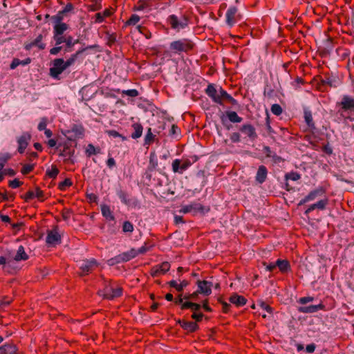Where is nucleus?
Masks as SVG:
<instances>
[{"label": "nucleus", "mask_w": 354, "mask_h": 354, "mask_svg": "<svg viewBox=\"0 0 354 354\" xmlns=\"http://www.w3.org/2000/svg\"><path fill=\"white\" fill-rule=\"evenodd\" d=\"M203 317V313H194L192 315V318L193 319H195L196 322H201L202 320Z\"/></svg>", "instance_id": "obj_63"}, {"label": "nucleus", "mask_w": 354, "mask_h": 354, "mask_svg": "<svg viewBox=\"0 0 354 354\" xmlns=\"http://www.w3.org/2000/svg\"><path fill=\"white\" fill-rule=\"evenodd\" d=\"M205 93L214 103L219 105L223 106L224 101L228 102L233 106L238 104L237 100L223 89L222 87L217 88L213 84H208L205 89Z\"/></svg>", "instance_id": "obj_1"}, {"label": "nucleus", "mask_w": 354, "mask_h": 354, "mask_svg": "<svg viewBox=\"0 0 354 354\" xmlns=\"http://www.w3.org/2000/svg\"><path fill=\"white\" fill-rule=\"evenodd\" d=\"M315 208L318 209L323 210L326 208V205L328 204V198H325L324 199L319 200L317 203H314Z\"/></svg>", "instance_id": "obj_40"}, {"label": "nucleus", "mask_w": 354, "mask_h": 354, "mask_svg": "<svg viewBox=\"0 0 354 354\" xmlns=\"http://www.w3.org/2000/svg\"><path fill=\"white\" fill-rule=\"evenodd\" d=\"M47 126V120L45 118H41L40 122L38 124V130L39 131H43L46 129Z\"/></svg>", "instance_id": "obj_58"}, {"label": "nucleus", "mask_w": 354, "mask_h": 354, "mask_svg": "<svg viewBox=\"0 0 354 354\" xmlns=\"http://www.w3.org/2000/svg\"><path fill=\"white\" fill-rule=\"evenodd\" d=\"M43 35L41 34L39 35L35 39L31 41L29 44H26L25 45V49L27 50H30L34 46L38 47L39 49L43 50L46 47V44L42 42Z\"/></svg>", "instance_id": "obj_16"}, {"label": "nucleus", "mask_w": 354, "mask_h": 354, "mask_svg": "<svg viewBox=\"0 0 354 354\" xmlns=\"http://www.w3.org/2000/svg\"><path fill=\"white\" fill-rule=\"evenodd\" d=\"M117 195L122 203L127 205L130 204L131 201L129 198V194L125 191L119 189L117 191Z\"/></svg>", "instance_id": "obj_34"}, {"label": "nucleus", "mask_w": 354, "mask_h": 354, "mask_svg": "<svg viewBox=\"0 0 354 354\" xmlns=\"http://www.w3.org/2000/svg\"><path fill=\"white\" fill-rule=\"evenodd\" d=\"M304 120L311 131H313L316 129L315 123L313 120V115L310 111L306 110L304 111Z\"/></svg>", "instance_id": "obj_28"}, {"label": "nucleus", "mask_w": 354, "mask_h": 354, "mask_svg": "<svg viewBox=\"0 0 354 354\" xmlns=\"http://www.w3.org/2000/svg\"><path fill=\"white\" fill-rule=\"evenodd\" d=\"M324 305L319 304L318 305H310L308 306H300L298 308V311L302 313H313L319 310L324 308Z\"/></svg>", "instance_id": "obj_17"}, {"label": "nucleus", "mask_w": 354, "mask_h": 354, "mask_svg": "<svg viewBox=\"0 0 354 354\" xmlns=\"http://www.w3.org/2000/svg\"><path fill=\"white\" fill-rule=\"evenodd\" d=\"M240 131L252 140H255L257 138V134L256 133L254 127L250 124H243L241 127Z\"/></svg>", "instance_id": "obj_15"}, {"label": "nucleus", "mask_w": 354, "mask_h": 354, "mask_svg": "<svg viewBox=\"0 0 354 354\" xmlns=\"http://www.w3.org/2000/svg\"><path fill=\"white\" fill-rule=\"evenodd\" d=\"M275 266L279 268L281 272H286L290 270V265L288 260L277 259Z\"/></svg>", "instance_id": "obj_26"}, {"label": "nucleus", "mask_w": 354, "mask_h": 354, "mask_svg": "<svg viewBox=\"0 0 354 354\" xmlns=\"http://www.w3.org/2000/svg\"><path fill=\"white\" fill-rule=\"evenodd\" d=\"M112 15L110 9H105L102 12H97L94 16V23L100 24L104 21L106 17H109Z\"/></svg>", "instance_id": "obj_22"}, {"label": "nucleus", "mask_w": 354, "mask_h": 354, "mask_svg": "<svg viewBox=\"0 0 354 354\" xmlns=\"http://www.w3.org/2000/svg\"><path fill=\"white\" fill-rule=\"evenodd\" d=\"M159 266L162 274H165L170 269V264L167 261H164L161 264H159Z\"/></svg>", "instance_id": "obj_55"}, {"label": "nucleus", "mask_w": 354, "mask_h": 354, "mask_svg": "<svg viewBox=\"0 0 354 354\" xmlns=\"http://www.w3.org/2000/svg\"><path fill=\"white\" fill-rule=\"evenodd\" d=\"M31 139V135L28 132L23 133L19 137L17 138L18 151L19 153H23L25 151L29 142Z\"/></svg>", "instance_id": "obj_12"}, {"label": "nucleus", "mask_w": 354, "mask_h": 354, "mask_svg": "<svg viewBox=\"0 0 354 354\" xmlns=\"http://www.w3.org/2000/svg\"><path fill=\"white\" fill-rule=\"evenodd\" d=\"M59 172V171L57 167L55 165H53L50 169H48L46 171V174L50 178L55 179L57 176Z\"/></svg>", "instance_id": "obj_39"}, {"label": "nucleus", "mask_w": 354, "mask_h": 354, "mask_svg": "<svg viewBox=\"0 0 354 354\" xmlns=\"http://www.w3.org/2000/svg\"><path fill=\"white\" fill-rule=\"evenodd\" d=\"M148 0H139L136 7L137 10H143L149 6Z\"/></svg>", "instance_id": "obj_51"}, {"label": "nucleus", "mask_w": 354, "mask_h": 354, "mask_svg": "<svg viewBox=\"0 0 354 354\" xmlns=\"http://www.w3.org/2000/svg\"><path fill=\"white\" fill-rule=\"evenodd\" d=\"M101 211L103 216L109 221H114L115 217L108 205H104L101 207Z\"/></svg>", "instance_id": "obj_32"}, {"label": "nucleus", "mask_w": 354, "mask_h": 354, "mask_svg": "<svg viewBox=\"0 0 354 354\" xmlns=\"http://www.w3.org/2000/svg\"><path fill=\"white\" fill-rule=\"evenodd\" d=\"M230 140L233 142H239L240 141V134L237 132L232 133L230 135Z\"/></svg>", "instance_id": "obj_59"}, {"label": "nucleus", "mask_w": 354, "mask_h": 354, "mask_svg": "<svg viewBox=\"0 0 354 354\" xmlns=\"http://www.w3.org/2000/svg\"><path fill=\"white\" fill-rule=\"evenodd\" d=\"M121 93L124 95H128L132 97H137L139 95V92L136 89L123 90Z\"/></svg>", "instance_id": "obj_46"}, {"label": "nucleus", "mask_w": 354, "mask_h": 354, "mask_svg": "<svg viewBox=\"0 0 354 354\" xmlns=\"http://www.w3.org/2000/svg\"><path fill=\"white\" fill-rule=\"evenodd\" d=\"M167 22L171 29L179 32L188 26L189 19L185 15H180V16L171 15L167 17Z\"/></svg>", "instance_id": "obj_4"}, {"label": "nucleus", "mask_w": 354, "mask_h": 354, "mask_svg": "<svg viewBox=\"0 0 354 354\" xmlns=\"http://www.w3.org/2000/svg\"><path fill=\"white\" fill-rule=\"evenodd\" d=\"M66 36H64L63 35H53V39L55 41L56 46H59L62 43H65Z\"/></svg>", "instance_id": "obj_45"}, {"label": "nucleus", "mask_w": 354, "mask_h": 354, "mask_svg": "<svg viewBox=\"0 0 354 354\" xmlns=\"http://www.w3.org/2000/svg\"><path fill=\"white\" fill-rule=\"evenodd\" d=\"M263 153L266 154V157H271L272 154L274 153L272 151L271 149L268 146H265L263 149Z\"/></svg>", "instance_id": "obj_61"}, {"label": "nucleus", "mask_w": 354, "mask_h": 354, "mask_svg": "<svg viewBox=\"0 0 354 354\" xmlns=\"http://www.w3.org/2000/svg\"><path fill=\"white\" fill-rule=\"evenodd\" d=\"M98 266L97 262L94 259H85L80 262V276L87 275L93 272Z\"/></svg>", "instance_id": "obj_6"}, {"label": "nucleus", "mask_w": 354, "mask_h": 354, "mask_svg": "<svg viewBox=\"0 0 354 354\" xmlns=\"http://www.w3.org/2000/svg\"><path fill=\"white\" fill-rule=\"evenodd\" d=\"M62 46H56L55 47H53L50 50V53L53 55H57L62 50Z\"/></svg>", "instance_id": "obj_64"}, {"label": "nucleus", "mask_w": 354, "mask_h": 354, "mask_svg": "<svg viewBox=\"0 0 354 354\" xmlns=\"http://www.w3.org/2000/svg\"><path fill=\"white\" fill-rule=\"evenodd\" d=\"M180 131L178 127L176 124H172L169 130V135L171 136H177L180 135Z\"/></svg>", "instance_id": "obj_53"}, {"label": "nucleus", "mask_w": 354, "mask_h": 354, "mask_svg": "<svg viewBox=\"0 0 354 354\" xmlns=\"http://www.w3.org/2000/svg\"><path fill=\"white\" fill-rule=\"evenodd\" d=\"M72 184V181L70 178H66L59 183L58 188L62 191H64L67 187H71Z\"/></svg>", "instance_id": "obj_41"}, {"label": "nucleus", "mask_w": 354, "mask_h": 354, "mask_svg": "<svg viewBox=\"0 0 354 354\" xmlns=\"http://www.w3.org/2000/svg\"><path fill=\"white\" fill-rule=\"evenodd\" d=\"M101 149L100 147H95L93 145L88 144L86 149L85 153L87 157H91L93 155L100 153Z\"/></svg>", "instance_id": "obj_33"}, {"label": "nucleus", "mask_w": 354, "mask_h": 354, "mask_svg": "<svg viewBox=\"0 0 354 354\" xmlns=\"http://www.w3.org/2000/svg\"><path fill=\"white\" fill-rule=\"evenodd\" d=\"M182 160L183 169H186V170L195 162L198 160V158L196 156H193L190 158H183L180 159Z\"/></svg>", "instance_id": "obj_37"}, {"label": "nucleus", "mask_w": 354, "mask_h": 354, "mask_svg": "<svg viewBox=\"0 0 354 354\" xmlns=\"http://www.w3.org/2000/svg\"><path fill=\"white\" fill-rule=\"evenodd\" d=\"M155 136L153 134L151 129L149 128L147 129V134L145 137V145H150L154 141Z\"/></svg>", "instance_id": "obj_38"}, {"label": "nucleus", "mask_w": 354, "mask_h": 354, "mask_svg": "<svg viewBox=\"0 0 354 354\" xmlns=\"http://www.w3.org/2000/svg\"><path fill=\"white\" fill-rule=\"evenodd\" d=\"M300 178H301L300 174H299L297 172H291V173L287 174L286 175V179H290V180H294V181L299 180Z\"/></svg>", "instance_id": "obj_54"}, {"label": "nucleus", "mask_w": 354, "mask_h": 354, "mask_svg": "<svg viewBox=\"0 0 354 354\" xmlns=\"http://www.w3.org/2000/svg\"><path fill=\"white\" fill-rule=\"evenodd\" d=\"M271 112L274 115H275L277 116H279V115H280L282 113L283 109H282L281 106L279 104H274L271 106Z\"/></svg>", "instance_id": "obj_43"}, {"label": "nucleus", "mask_w": 354, "mask_h": 354, "mask_svg": "<svg viewBox=\"0 0 354 354\" xmlns=\"http://www.w3.org/2000/svg\"><path fill=\"white\" fill-rule=\"evenodd\" d=\"M339 107L337 113L344 120H354V98L349 95H344L340 102L337 104Z\"/></svg>", "instance_id": "obj_2"}, {"label": "nucleus", "mask_w": 354, "mask_h": 354, "mask_svg": "<svg viewBox=\"0 0 354 354\" xmlns=\"http://www.w3.org/2000/svg\"><path fill=\"white\" fill-rule=\"evenodd\" d=\"M168 284L170 287L175 288L178 292H180L183 291L182 286H180V283H178V282L175 280H171L168 282Z\"/></svg>", "instance_id": "obj_56"}, {"label": "nucleus", "mask_w": 354, "mask_h": 354, "mask_svg": "<svg viewBox=\"0 0 354 354\" xmlns=\"http://www.w3.org/2000/svg\"><path fill=\"white\" fill-rule=\"evenodd\" d=\"M21 198L26 202H29L35 198H37L41 202L46 199L44 192L39 187H35V190H28Z\"/></svg>", "instance_id": "obj_9"}, {"label": "nucleus", "mask_w": 354, "mask_h": 354, "mask_svg": "<svg viewBox=\"0 0 354 354\" xmlns=\"http://www.w3.org/2000/svg\"><path fill=\"white\" fill-rule=\"evenodd\" d=\"M226 115L229 120L233 123H239L243 120V118L239 116L235 111H227Z\"/></svg>", "instance_id": "obj_35"}, {"label": "nucleus", "mask_w": 354, "mask_h": 354, "mask_svg": "<svg viewBox=\"0 0 354 354\" xmlns=\"http://www.w3.org/2000/svg\"><path fill=\"white\" fill-rule=\"evenodd\" d=\"M260 306H261V308H263V310H266L268 313H272V308L268 304H267L266 303H265L263 301H261V304H260Z\"/></svg>", "instance_id": "obj_62"}, {"label": "nucleus", "mask_w": 354, "mask_h": 354, "mask_svg": "<svg viewBox=\"0 0 354 354\" xmlns=\"http://www.w3.org/2000/svg\"><path fill=\"white\" fill-rule=\"evenodd\" d=\"M230 301L239 307L244 306L247 302V299L241 295L234 294L230 297Z\"/></svg>", "instance_id": "obj_23"}, {"label": "nucleus", "mask_w": 354, "mask_h": 354, "mask_svg": "<svg viewBox=\"0 0 354 354\" xmlns=\"http://www.w3.org/2000/svg\"><path fill=\"white\" fill-rule=\"evenodd\" d=\"M107 133L109 136H112L113 138H120L123 141L127 140V138L125 136H123L115 130H109L107 131Z\"/></svg>", "instance_id": "obj_52"}, {"label": "nucleus", "mask_w": 354, "mask_h": 354, "mask_svg": "<svg viewBox=\"0 0 354 354\" xmlns=\"http://www.w3.org/2000/svg\"><path fill=\"white\" fill-rule=\"evenodd\" d=\"M201 308V304L192 302L190 301H185L183 306H180L182 310L190 309L194 313H197Z\"/></svg>", "instance_id": "obj_25"}, {"label": "nucleus", "mask_w": 354, "mask_h": 354, "mask_svg": "<svg viewBox=\"0 0 354 354\" xmlns=\"http://www.w3.org/2000/svg\"><path fill=\"white\" fill-rule=\"evenodd\" d=\"M150 274L153 277H157L162 274V270L160 269V266L156 265L151 268Z\"/></svg>", "instance_id": "obj_49"}, {"label": "nucleus", "mask_w": 354, "mask_h": 354, "mask_svg": "<svg viewBox=\"0 0 354 354\" xmlns=\"http://www.w3.org/2000/svg\"><path fill=\"white\" fill-rule=\"evenodd\" d=\"M72 132L75 133V136L77 138H81L84 136V128L81 126L75 125L72 128Z\"/></svg>", "instance_id": "obj_42"}, {"label": "nucleus", "mask_w": 354, "mask_h": 354, "mask_svg": "<svg viewBox=\"0 0 354 354\" xmlns=\"http://www.w3.org/2000/svg\"><path fill=\"white\" fill-rule=\"evenodd\" d=\"M180 326L189 333L195 332L198 329V324L194 322H188L185 320H179Z\"/></svg>", "instance_id": "obj_18"}, {"label": "nucleus", "mask_w": 354, "mask_h": 354, "mask_svg": "<svg viewBox=\"0 0 354 354\" xmlns=\"http://www.w3.org/2000/svg\"><path fill=\"white\" fill-rule=\"evenodd\" d=\"M226 24L228 26L232 27L241 19V15L238 12V9L235 6L230 7L225 14Z\"/></svg>", "instance_id": "obj_10"}, {"label": "nucleus", "mask_w": 354, "mask_h": 354, "mask_svg": "<svg viewBox=\"0 0 354 354\" xmlns=\"http://www.w3.org/2000/svg\"><path fill=\"white\" fill-rule=\"evenodd\" d=\"M68 28V26L66 23H56L53 27V34L63 35Z\"/></svg>", "instance_id": "obj_29"}, {"label": "nucleus", "mask_w": 354, "mask_h": 354, "mask_svg": "<svg viewBox=\"0 0 354 354\" xmlns=\"http://www.w3.org/2000/svg\"><path fill=\"white\" fill-rule=\"evenodd\" d=\"M66 69L64 59L62 58L55 59L53 61V67L50 68V75L55 79H59V75Z\"/></svg>", "instance_id": "obj_11"}, {"label": "nucleus", "mask_w": 354, "mask_h": 354, "mask_svg": "<svg viewBox=\"0 0 354 354\" xmlns=\"http://www.w3.org/2000/svg\"><path fill=\"white\" fill-rule=\"evenodd\" d=\"M326 190L324 187L319 186L310 191L307 196L299 201L298 205H302L309 201H314L317 198L324 196L326 194Z\"/></svg>", "instance_id": "obj_8"}, {"label": "nucleus", "mask_w": 354, "mask_h": 354, "mask_svg": "<svg viewBox=\"0 0 354 354\" xmlns=\"http://www.w3.org/2000/svg\"><path fill=\"white\" fill-rule=\"evenodd\" d=\"M203 207L200 203H192L183 206L180 210V212L184 214L189 212L196 213L198 212L203 211Z\"/></svg>", "instance_id": "obj_19"}, {"label": "nucleus", "mask_w": 354, "mask_h": 354, "mask_svg": "<svg viewBox=\"0 0 354 354\" xmlns=\"http://www.w3.org/2000/svg\"><path fill=\"white\" fill-rule=\"evenodd\" d=\"M198 286V291L200 294L205 296L209 295L212 293V283L206 280H198L196 282Z\"/></svg>", "instance_id": "obj_14"}, {"label": "nucleus", "mask_w": 354, "mask_h": 354, "mask_svg": "<svg viewBox=\"0 0 354 354\" xmlns=\"http://www.w3.org/2000/svg\"><path fill=\"white\" fill-rule=\"evenodd\" d=\"M133 132L131 133V138L133 139H137L141 137L142 134L143 127L140 123H133L132 124Z\"/></svg>", "instance_id": "obj_27"}, {"label": "nucleus", "mask_w": 354, "mask_h": 354, "mask_svg": "<svg viewBox=\"0 0 354 354\" xmlns=\"http://www.w3.org/2000/svg\"><path fill=\"white\" fill-rule=\"evenodd\" d=\"M99 294L104 299L112 300L122 295V288L121 287L113 288L111 285H106L103 290L99 292Z\"/></svg>", "instance_id": "obj_5"}, {"label": "nucleus", "mask_w": 354, "mask_h": 354, "mask_svg": "<svg viewBox=\"0 0 354 354\" xmlns=\"http://www.w3.org/2000/svg\"><path fill=\"white\" fill-rule=\"evenodd\" d=\"M94 48V46H90L86 47V48H82L81 50H79L75 54H73L66 61L64 60V64L66 68L71 66L75 62L79 55L82 53L84 51H85L88 48Z\"/></svg>", "instance_id": "obj_20"}, {"label": "nucleus", "mask_w": 354, "mask_h": 354, "mask_svg": "<svg viewBox=\"0 0 354 354\" xmlns=\"http://www.w3.org/2000/svg\"><path fill=\"white\" fill-rule=\"evenodd\" d=\"M0 354H18L17 348L13 344H5L0 347Z\"/></svg>", "instance_id": "obj_24"}, {"label": "nucleus", "mask_w": 354, "mask_h": 354, "mask_svg": "<svg viewBox=\"0 0 354 354\" xmlns=\"http://www.w3.org/2000/svg\"><path fill=\"white\" fill-rule=\"evenodd\" d=\"M267 168L264 165L259 166L256 175V180L259 183H263L267 178Z\"/></svg>", "instance_id": "obj_21"}, {"label": "nucleus", "mask_w": 354, "mask_h": 354, "mask_svg": "<svg viewBox=\"0 0 354 354\" xmlns=\"http://www.w3.org/2000/svg\"><path fill=\"white\" fill-rule=\"evenodd\" d=\"M22 184L23 183L17 178L9 181V186L13 189L20 187Z\"/></svg>", "instance_id": "obj_57"}, {"label": "nucleus", "mask_w": 354, "mask_h": 354, "mask_svg": "<svg viewBox=\"0 0 354 354\" xmlns=\"http://www.w3.org/2000/svg\"><path fill=\"white\" fill-rule=\"evenodd\" d=\"M136 257H137L136 249L132 248L127 252H123L116 256L115 258L109 259V262L111 265H113L114 263H119L121 262H127L135 258Z\"/></svg>", "instance_id": "obj_7"}, {"label": "nucleus", "mask_w": 354, "mask_h": 354, "mask_svg": "<svg viewBox=\"0 0 354 354\" xmlns=\"http://www.w3.org/2000/svg\"><path fill=\"white\" fill-rule=\"evenodd\" d=\"M34 169V165L26 164L24 165L21 170L24 175H27L30 173Z\"/></svg>", "instance_id": "obj_50"}, {"label": "nucleus", "mask_w": 354, "mask_h": 354, "mask_svg": "<svg viewBox=\"0 0 354 354\" xmlns=\"http://www.w3.org/2000/svg\"><path fill=\"white\" fill-rule=\"evenodd\" d=\"M122 231L124 232H132L133 231V225L129 221H124L122 225Z\"/></svg>", "instance_id": "obj_48"}, {"label": "nucleus", "mask_w": 354, "mask_h": 354, "mask_svg": "<svg viewBox=\"0 0 354 354\" xmlns=\"http://www.w3.org/2000/svg\"><path fill=\"white\" fill-rule=\"evenodd\" d=\"M74 151H71L68 147H65L59 153L60 156L69 159L73 155Z\"/></svg>", "instance_id": "obj_44"}, {"label": "nucleus", "mask_w": 354, "mask_h": 354, "mask_svg": "<svg viewBox=\"0 0 354 354\" xmlns=\"http://www.w3.org/2000/svg\"><path fill=\"white\" fill-rule=\"evenodd\" d=\"M194 44L189 39H181L170 43L169 48L174 53H187L193 49Z\"/></svg>", "instance_id": "obj_3"}, {"label": "nucleus", "mask_w": 354, "mask_h": 354, "mask_svg": "<svg viewBox=\"0 0 354 354\" xmlns=\"http://www.w3.org/2000/svg\"><path fill=\"white\" fill-rule=\"evenodd\" d=\"M78 42V40L73 41V38L71 35H68L66 37L65 39V44H66V52H70L71 50V48Z\"/></svg>", "instance_id": "obj_36"}, {"label": "nucleus", "mask_w": 354, "mask_h": 354, "mask_svg": "<svg viewBox=\"0 0 354 354\" xmlns=\"http://www.w3.org/2000/svg\"><path fill=\"white\" fill-rule=\"evenodd\" d=\"M313 297H301L299 300V303L301 304H306L308 302H310V301H313Z\"/></svg>", "instance_id": "obj_60"}, {"label": "nucleus", "mask_w": 354, "mask_h": 354, "mask_svg": "<svg viewBox=\"0 0 354 354\" xmlns=\"http://www.w3.org/2000/svg\"><path fill=\"white\" fill-rule=\"evenodd\" d=\"M28 259V255L26 253L24 248L22 245H20L18 248L16 255L14 257V259L16 261H26Z\"/></svg>", "instance_id": "obj_30"}, {"label": "nucleus", "mask_w": 354, "mask_h": 354, "mask_svg": "<svg viewBox=\"0 0 354 354\" xmlns=\"http://www.w3.org/2000/svg\"><path fill=\"white\" fill-rule=\"evenodd\" d=\"M172 171L174 173L183 174L186 169H183L182 160L180 159H175L171 164Z\"/></svg>", "instance_id": "obj_31"}, {"label": "nucleus", "mask_w": 354, "mask_h": 354, "mask_svg": "<svg viewBox=\"0 0 354 354\" xmlns=\"http://www.w3.org/2000/svg\"><path fill=\"white\" fill-rule=\"evenodd\" d=\"M140 18L138 15L133 14L130 17L126 24L129 26L136 25L140 21Z\"/></svg>", "instance_id": "obj_47"}, {"label": "nucleus", "mask_w": 354, "mask_h": 354, "mask_svg": "<svg viewBox=\"0 0 354 354\" xmlns=\"http://www.w3.org/2000/svg\"><path fill=\"white\" fill-rule=\"evenodd\" d=\"M46 241L48 245L53 246L61 243V236L57 227L48 232Z\"/></svg>", "instance_id": "obj_13"}]
</instances>
